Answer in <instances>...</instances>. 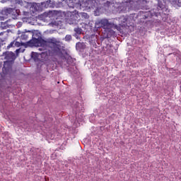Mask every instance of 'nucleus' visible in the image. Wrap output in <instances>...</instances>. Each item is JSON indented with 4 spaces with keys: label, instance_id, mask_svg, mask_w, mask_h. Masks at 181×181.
<instances>
[{
    "label": "nucleus",
    "instance_id": "nucleus-1",
    "mask_svg": "<svg viewBox=\"0 0 181 181\" xmlns=\"http://www.w3.org/2000/svg\"><path fill=\"white\" fill-rule=\"evenodd\" d=\"M37 42L40 46L39 50H43L46 47H49L54 53H60L62 49H64V44L55 38H52L48 42L45 40H38Z\"/></svg>",
    "mask_w": 181,
    "mask_h": 181
},
{
    "label": "nucleus",
    "instance_id": "nucleus-2",
    "mask_svg": "<svg viewBox=\"0 0 181 181\" xmlns=\"http://www.w3.org/2000/svg\"><path fill=\"white\" fill-rule=\"evenodd\" d=\"M5 59L7 61H5L4 63V66L2 68V72L1 75L2 76L6 74H9L11 71H12V66H13V63L15 62V59H16V56H15V53L11 52H7L5 54Z\"/></svg>",
    "mask_w": 181,
    "mask_h": 181
},
{
    "label": "nucleus",
    "instance_id": "nucleus-3",
    "mask_svg": "<svg viewBox=\"0 0 181 181\" xmlns=\"http://www.w3.org/2000/svg\"><path fill=\"white\" fill-rule=\"evenodd\" d=\"M65 19L69 22V24L71 25L78 19V11L75 10L74 11H66L64 12Z\"/></svg>",
    "mask_w": 181,
    "mask_h": 181
},
{
    "label": "nucleus",
    "instance_id": "nucleus-4",
    "mask_svg": "<svg viewBox=\"0 0 181 181\" xmlns=\"http://www.w3.org/2000/svg\"><path fill=\"white\" fill-rule=\"evenodd\" d=\"M95 28H98V29L100 28L110 29V28H114V23H110L108 19L103 18L95 23Z\"/></svg>",
    "mask_w": 181,
    "mask_h": 181
},
{
    "label": "nucleus",
    "instance_id": "nucleus-5",
    "mask_svg": "<svg viewBox=\"0 0 181 181\" xmlns=\"http://www.w3.org/2000/svg\"><path fill=\"white\" fill-rule=\"evenodd\" d=\"M5 15H11V16H14L16 18L17 16H19V10H16L13 8H8L4 10Z\"/></svg>",
    "mask_w": 181,
    "mask_h": 181
},
{
    "label": "nucleus",
    "instance_id": "nucleus-6",
    "mask_svg": "<svg viewBox=\"0 0 181 181\" xmlns=\"http://www.w3.org/2000/svg\"><path fill=\"white\" fill-rule=\"evenodd\" d=\"M158 6H157V13H160V11H163V9L165 8V5H163V4H162V1L160 0H158ZM170 2H172V4H173V5H176V4H179V0H169Z\"/></svg>",
    "mask_w": 181,
    "mask_h": 181
},
{
    "label": "nucleus",
    "instance_id": "nucleus-7",
    "mask_svg": "<svg viewBox=\"0 0 181 181\" xmlns=\"http://www.w3.org/2000/svg\"><path fill=\"white\" fill-rule=\"evenodd\" d=\"M114 35H115V31L111 29H107V39L110 37H112V36H114Z\"/></svg>",
    "mask_w": 181,
    "mask_h": 181
},
{
    "label": "nucleus",
    "instance_id": "nucleus-8",
    "mask_svg": "<svg viewBox=\"0 0 181 181\" xmlns=\"http://www.w3.org/2000/svg\"><path fill=\"white\" fill-rule=\"evenodd\" d=\"M28 39H29V34L28 33H22L21 40L26 41Z\"/></svg>",
    "mask_w": 181,
    "mask_h": 181
},
{
    "label": "nucleus",
    "instance_id": "nucleus-9",
    "mask_svg": "<svg viewBox=\"0 0 181 181\" xmlns=\"http://www.w3.org/2000/svg\"><path fill=\"white\" fill-rule=\"evenodd\" d=\"M31 11H33V13L37 12L38 8L37 4L36 3L33 4L30 7Z\"/></svg>",
    "mask_w": 181,
    "mask_h": 181
},
{
    "label": "nucleus",
    "instance_id": "nucleus-10",
    "mask_svg": "<svg viewBox=\"0 0 181 181\" xmlns=\"http://www.w3.org/2000/svg\"><path fill=\"white\" fill-rule=\"evenodd\" d=\"M14 46H16V47H21V46H25V42L22 41H21V42L18 41H14Z\"/></svg>",
    "mask_w": 181,
    "mask_h": 181
},
{
    "label": "nucleus",
    "instance_id": "nucleus-11",
    "mask_svg": "<svg viewBox=\"0 0 181 181\" xmlns=\"http://www.w3.org/2000/svg\"><path fill=\"white\" fill-rule=\"evenodd\" d=\"M74 32H76L77 35H81V32H83V30H81V28H74Z\"/></svg>",
    "mask_w": 181,
    "mask_h": 181
},
{
    "label": "nucleus",
    "instance_id": "nucleus-12",
    "mask_svg": "<svg viewBox=\"0 0 181 181\" xmlns=\"http://www.w3.org/2000/svg\"><path fill=\"white\" fill-rule=\"evenodd\" d=\"M65 40L66 42H70V40H71V35H66L65 37Z\"/></svg>",
    "mask_w": 181,
    "mask_h": 181
},
{
    "label": "nucleus",
    "instance_id": "nucleus-13",
    "mask_svg": "<svg viewBox=\"0 0 181 181\" xmlns=\"http://www.w3.org/2000/svg\"><path fill=\"white\" fill-rule=\"evenodd\" d=\"M16 2H17V6H18V5H20V6H23V1L16 0Z\"/></svg>",
    "mask_w": 181,
    "mask_h": 181
},
{
    "label": "nucleus",
    "instance_id": "nucleus-14",
    "mask_svg": "<svg viewBox=\"0 0 181 181\" xmlns=\"http://www.w3.org/2000/svg\"><path fill=\"white\" fill-rule=\"evenodd\" d=\"M10 2L12 4V6H17L16 0H10Z\"/></svg>",
    "mask_w": 181,
    "mask_h": 181
},
{
    "label": "nucleus",
    "instance_id": "nucleus-15",
    "mask_svg": "<svg viewBox=\"0 0 181 181\" xmlns=\"http://www.w3.org/2000/svg\"><path fill=\"white\" fill-rule=\"evenodd\" d=\"M113 28H115V29H117V30H118L119 32H121V27L119 25L114 24Z\"/></svg>",
    "mask_w": 181,
    "mask_h": 181
},
{
    "label": "nucleus",
    "instance_id": "nucleus-16",
    "mask_svg": "<svg viewBox=\"0 0 181 181\" xmlns=\"http://www.w3.org/2000/svg\"><path fill=\"white\" fill-rule=\"evenodd\" d=\"M82 18H84V19H88V14L87 13H82Z\"/></svg>",
    "mask_w": 181,
    "mask_h": 181
},
{
    "label": "nucleus",
    "instance_id": "nucleus-17",
    "mask_svg": "<svg viewBox=\"0 0 181 181\" xmlns=\"http://www.w3.org/2000/svg\"><path fill=\"white\" fill-rule=\"evenodd\" d=\"M14 45H15V41L11 42L10 45H8V47H13Z\"/></svg>",
    "mask_w": 181,
    "mask_h": 181
},
{
    "label": "nucleus",
    "instance_id": "nucleus-18",
    "mask_svg": "<svg viewBox=\"0 0 181 181\" xmlns=\"http://www.w3.org/2000/svg\"><path fill=\"white\" fill-rule=\"evenodd\" d=\"M91 2H92L91 0H88V1H87L88 4H91Z\"/></svg>",
    "mask_w": 181,
    "mask_h": 181
},
{
    "label": "nucleus",
    "instance_id": "nucleus-19",
    "mask_svg": "<svg viewBox=\"0 0 181 181\" xmlns=\"http://www.w3.org/2000/svg\"><path fill=\"white\" fill-rule=\"evenodd\" d=\"M49 2H52V1H47V4H49Z\"/></svg>",
    "mask_w": 181,
    "mask_h": 181
},
{
    "label": "nucleus",
    "instance_id": "nucleus-20",
    "mask_svg": "<svg viewBox=\"0 0 181 181\" xmlns=\"http://www.w3.org/2000/svg\"><path fill=\"white\" fill-rule=\"evenodd\" d=\"M16 52H19V49H16Z\"/></svg>",
    "mask_w": 181,
    "mask_h": 181
},
{
    "label": "nucleus",
    "instance_id": "nucleus-21",
    "mask_svg": "<svg viewBox=\"0 0 181 181\" xmlns=\"http://www.w3.org/2000/svg\"><path fill=\"white\" fill-rule=\"evenodd\" d=\"M179 6H181V5L180 4V5H178Z\"/></svg>",
    "mask_w": 181,
    "mask_h": 181
},
{
    "label": "nucleus",
    "instance_id": "nucleus-22",
    "mask_svg": "<svg viewBox=\"0 0 181 181\" xmlns=\"http://www.w3.org/2000/svg\"><path fill=\"white\" fill-rule=\"evenodd\" d=\"M42 53H46V52H42Z\"/></svg>",
    "mask_w": 181,
    "mask_h": 181
}]
</instances>
